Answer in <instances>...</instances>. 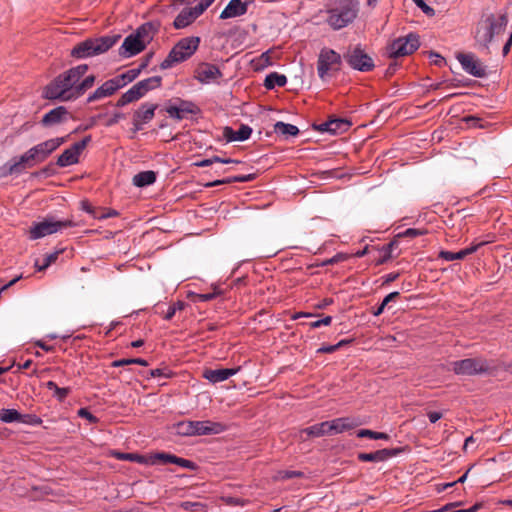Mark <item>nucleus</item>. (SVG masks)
<instances>
[{
  "label": "nucleus",
  "instance_id": "obj_1",
  "mask_svg": "<svg viewBox=\"0 0 512 512\" xmlns=\"http://www.w3.org/2000/svg\"><path fill=\"white\" fill-rule=\"evenodd\" d=\"M68 138L69 136L51 138L31 147L20 157H14L1 166L0 177L21 174L26 169L43 163L55 150L67 142Z\"/></svg>",
  "mask_w": 512,
  "mask_h": 512
},
{
  "label": "nucleus",
  "instance_id": "obj_2",
  "mask_svg": "<svg viewBox=\"0 0 512 512\" xmlns=\"http://www.w3.org/2000/svg\"><path fill=\"white\" fill-rule=\"evenodd\" d=\"M87 70V64H80L59 74L44 88V97L50 100L62 101L77 99V83L81 80Z\"/></svg>",
  "mask_w": 512,
  "mask_h": 512
},
{
  "label": "nucleus",
  "instance_id": "obj_3",
  "mask_svg": "<svg viewBox=\"0 0 512 512\" xmlns=\"http://www.w3.org/2000/svg\"><path fill=\"white\" fill-rule=\"evenodd\" d=\"M358 14L354 0H330L325 10L320 11L325 23L333 30H340L351 24Z\"/></svg>",
  "mask_w": 512,
  "mask_h": 512
},
{
  "label": "nucleus",
  "instance_id": "obj_4",
  "mask_svg": "<svg viewBox=\"0 0 512 512\" xmlns=\"http://www.w3.org/2000/svg\"><path fill=\"white\" fill-rule=\"evenodd\" d=\"M120 38L119 34L88 38L73 47L71 56L76 59H85L103 54L113 47Z\"/></svg>",
  "mask_w": 512,
  "mask_h": 512
},
{
  "label": "nucleus",
  "instance_id": "obj_5",
  "mask_svg": "<svg viewBox=\"0 0 512 512\" xmlns=\"http://www.w3.org/2000/svg\"><path fill=\"white\" fill-rule=\"evenodd\" d=\"M507 24L508 17L506 13L490 14L486 17L484 25L478 27L476 31L475 39L477 43L488 49L493 40L506 30Z\"/></svg>",
  "mask_w": 512,
  "mask_h": 512
},
{
  "label": "nucleus",
  "instance_id": "obj_6",
  "mask_svg": "<svg viewBox=\"0 0 512 512\" xmlns=\"http://www.w3.org/2000/svg\"><path fill=\"white\" fill-rule=\"evenodd\" d=\"M199 37H186L179 40L167 57L161 62L160 68L165 70L189 59L198 49Z\"/></svg>",
  "mask_w": 512,
  "mask_h": 512
},
{
  "label": "nucleus",
  "instance_id": "obj_7",
  "mask_svg": "<svg viewBox=\"0 0 512 512\" xmlns=\"http://www.w3.org/2000/svg\"><path fill=\"white\" fill-rule=\"evenodd\" d=\"M75 226L77 224L72 219L55 220L53 217H47L43 221L33 224L29 231V237L36 240Z\"/></svg>",
  "mask_w": 512,
  "mask_h": 512
},
{
  "label": "nucleus",
  "instance_id": "obj_8",
  "mask_svg": "<svg viewBox=\"0 0 512 512\" xmlns=\"http://www.w3.org/2000/svg\"><path fill=\"white\" fill-rule=\"evenodd\" d=\"M451 370L456 375L474 376L489 373L491 366L488 361L483 358H466L453 361L450 363Z\"/></svg>",
  "mask_w": 512,
  "mask_h": 512
},
{
  "label": "nucleus",
  "instance_id": "obj_9",
  "mask_svg": "<svg viewBox=\"0 0 512 512\" xmlns=\"http://www.w3.org/2000/svg\"><path fill=\"white\" fill-rule=\"evenodd\" d=\"M419 45V36L410 33L405 37L393 40L387 47V53L390 58L396 59L412 54L419 48Z\"/></svg>",
  "mask_w": 512,
  "mask_h": 512
},
{
  "label": "nucleus",
  "instance_id": "obj_10",
  "mask_svg": "<svg viewBox=\"0 0 512 512\" xmlns=\"http://www.w3.org/2000/svg\"><path fill=\"white\" fill-rule=\"evenodd\" d=\"M348 65L361 72L372 71L375 67L373 59L363 50L361 45L349 47L343 55Z\"/></svg>",
  "mask_w": 512,
  "mask_h": 512
},
{
  "label": "nucleus",
  "instance_id": "obj_11",
  "mask_svg": "<svg viewBox=\"0 0 512 512\" xmlns=\"http://www.w3.org/2000/svg\"><path fill=\"white\" fill-rule=\"evenodd\" d=\"M342 57L335 50L330 48H323L318 56L317 61V72L319 77L324 80L328 72L334 68V66H341Z\"/></svg>",
  "mask_w": 512,
  "mask_h": 512
},
{
  "label": "nucleus",
  "instance_id": "obj_12",
  "mask_svg": "<svg viewBox=\"0 0 512 512\" xmlns=\"http://www.w3.org/2000/svg\"><path fill=\"white\" fill-rule=\"evenodd\" d=\"M148 465H156V464H175L182 468L194 471L197 469V464L191 460L178 457L174 454L166 453V452H158L147 457Z\"/></svg>",
  "mask_w": 512,
  "mask_h": 512
},
{
  "label": "nucleus",
  "instance_id": "obj_13",
  "mask_svg": "<svg viewBox=\"0 0 512 512\" xmlns=\"http://www.w3.org/2000/svg\"><path fill=\"white\" fill-rule=\"evenodd\" d=\"M456 58L466 73L477 78L486 76V66L474 54L459 53Z\"/></svg>",
  "mask_w": 512,
  "mask_h": 512
},
{
  "label": "nucleus",
  "instance_id": "obj_14",
  "mask_svg": "<svg viewBox=\"0 0 512 512\" xmlns=\"http://www.w3.org/2000/svg\"><path fill=\"white\" fill-rule=\"evenodd\" d=\"M165 110L171 118L177 121L183 120L188 114L196 115L200 112L195 103L183 99H177L175 103L167 105Z\"/></svg>",
  "mask_w": 512,
  "mask_h": 512
},
{
  "label": "nucleus",
  "instance_id": "obj_15",
  "mask_svg": "<svg viewBox=\"0 0 512 512\" xmlns=\"http://www.w3.org/2000/svg\"><path fill=\"white\" fill-rule=\"evenodd\" d=\"M222 76L220 69L211 63H201L195 70V79L202 84L217 82Z\"/></svg>",
  "mask_w": 512,
  "mask_h": 512
},
{
  "label": "nucleus",
  "instance_id": "obj_16",
  "mask_svg": "<svg viewBox=\"0 0 512 512\" xmlns=\"http://www.w3.org/2000/svg\"><path fill=\"white\" fill-rule=\"evenodd\" d=\"M145 48L144 44L133 32L124 39L118 52L121 57L129 58L139 54Z\"/></svg>",
  "mask_w": 512,
  "mask_h": 512
},
{
  "label": "nucleus",
  "instance_id": "obj_17",
  "mask_svg": "<svg viewBox=\"0 0 512 512\" xmlns=\"http://www.w3.org/2000/svg\"><path fill=\"white\" fill-rule=\"evenodd\" d=\"M401 450L399 448H384L370 453H359L358 459L362 462H384L397 456Z\"/></svg>",
  "mask_w": 512,
  "mask_h": 512
},
{
  "label": "nucleus",
  "instance_id": "obj_18",
  "mask_svg": "<svg viewBox=\"0 0 512 512\" xmlns=\"http://www.w3.org/2000/svg\"><path fill=\"white\" fill-rule=\"evenodd\" d=\"M119 89V84L117 83L115 78H111L105 81L100 87H98L93 93H91L87 98V102L91 103L112 96Z\"/></svg>",
  "mask_w": 512,
  "mask_h": 512
},
{
  "label": "nucleus",
  "instance_id": "obj_19",
  "mask_svg": "<svg viewBox=\"0 0 512 512\" xmlns=\"http://www.w3.org/2000/svg\"><path fill=\"white\" fill-rule=\"evenodd\" d=\"M240 371V367L236 368H221V369H205L203 371V378L209 382L216 384L223 382L230 377L234 376Z\"/></svg>",
  "mask_w": 512,
  "mask_h": 512
},
{
  "label": "nucleus",
  "instance_id": "obj_20",
  "mask_svg": "<svg viewBox=\"0 0 512 512\" xmlns=\"http://www.w3.org/2000/svg\"><path fill=\"white\" fill-rule=\"evenodd\" d=\"M69 118V111L64 106H58L47 112L41 120L44 127H51L67 121Z\"/></svg>",
  "mask_w": 512,
  "mask_h": 512
},
{
  "label": "nucleus",
  "instance_id": "obj_21",
  "mask_svg": "<svg viewBox=\"0 0 512 512\" xmlns=\"http://www.w3.org/2000/svg\"><path fill=\"white\" fill-rule=\"evenodd\" d=\"M193 435H212L219 434L225 430L221 423L205 421H192Z\"/></svg>",
  "mask_w": 512,
  "mask_h": 512
},
{
  "label": "nucleus",
  "instance_id": "obj_22",
  "mask_svg": "<svg viewBox=\"0 0 512 512\" xmlns=\"http://www.w3.org/2000/svg\"><path fill=\"white\" fill-rule=\"evenodd\" d=\"M248 10V3L241 0H230L220 14V19H229L242 16Z\"/></svg>",
  "mask_w": 512,
  "mask_h": 512
},
{
  "label": "nucleus",
  "instance_id": "obj_23",
  "mask_svg": "<svg viewBox=\"0 0 512 512\" xmlns=\"http://www.w3.org/2000/svg\"><path fill=\"white\" fill-rule=\"evenodd\" d=\"M80 154L81 152L79 150H75V146L72 145L59 155L56 164L62 168L77 164L79 162Z\"/></svg>",
  "mask_w": 512,
  "mask_h": 512
},
{
  "label": "nucleus",
  "instance_id": "obj_24",
  "mask_svg": "<svg viewBox=\"0 0 512 512\" xmlns=\"http://www.w3.org/2000/svg\"><path fill=\"white\" fill-rule=\"evenodd\" d=\"M156 32V26L152 22H146L139 26L134 33L146 47L152 41Z\"/></svg>",
  "mask_w": 512,
  "mask_h": 512
},
{
  "label": "nucleus",
  "instance_id": "obj_25",
  "mask_svg": "<svg viewBox=\"0 0 512 512\" xmlns=\"http://www.w3.org/2000/svg\"><path fill=\"white\" fill-rule=\"evenodd\" d=\"M161 83L162 78L160 76H152L137 82L135 86L143 97L147 92L159 88Z\"/></svg>",
  "mask_w": 512,
  "mask_h": 512
},
{
  "label": "nucleus",
  "instance_id": "obj_26",
  "mask_svg": "<svg viewBox=\"0 0 512 512\" xmlns=\"http://www.w3.org/2000/svg\"><path fill=\"white\" fill-rule=\"evenodd\" d=\"M157 107V104L143 103L139 109L135 111L134 116L141 120L142 123H148L154 118Z\"/></svg>",
  "mask_w": 512,
  "mask_h": 512
},
{
  "label": "nucleus",
  "instance_id": "obj_27",
  "mask_svg": "<svg viewBox=\"0 0 512 512\" xmlns=\"http://www.w3.org/2000/svg\"><path fill=\"white\" fill-rule=\"evenodd\" d=\"M155 181L156 173L151 170L139 172L132 179L133 185L140 188L152 185Z\"/></svg>",
  "mask_w": 512,
  "mask_h": 512
},
{
  "label": "nucleus",
  "instance_id": "obj_28",
  "mask_svg": "<svg viewBox=\"0 0 512 512\" xmlns=\"http://www.w3.org/2000/svg\"><path fill=\"white\" fill-rule=\"evenodd\" d=\"M332 424H333L332 428L334 430V434H339L344 431L353 429L354 427L359 425V422H357L353 418L341 417V418L333 419Z\"/></svg>",
  "mask_w": 512,
  "mask_h": 512
},
{
  "label": "nucleus",
  "instance_id": "obj_29",
  "mask_svg": "<svg viewBox=\"0 0 512 512\" xmlns=\"http://www.w3.org/2000/svg\"><path fill=\"white\" fill-rule=\"evenodd\" d=\"M256 178L255 174H248V175H239V176H233V177H227L220 180H215L209 183H206L205 187H215L222 184H231L235 182H250Z\"/></svg>",
  "mask_w": 512,
  "mask_h": 512
},
{
  "label": "nucleus",
  "instance_id": "obj_30",
  "mask_svg": "<svg viewBox=\"0 0 512 512\" xmlns=\"http://www.w3.org/2000/svg\"><path fill=\"white\" fill-rule=\"evenodd\" d=\"M140 98H142L141 94L139 93L136 86L133 85L130 89L121 95V97L116 102V106L124 107L129 103L139 100Z\"/></svg>",
  "mask_w": 512,
  "mask_h": 512
},
{
  "label": "nucleus",
  "instance_id": "obj_31",
  "mask_svg": "<svg viewBox=\"0 0 512 512\" xmlns=\"http://www.w3.org/2000/svg\"><path fill=\"white\" fill-rule=\"evenodd\" d=\"M286 83V76L277 72L268 74L264 80V86L269 90L274 89L275 87H283Z\"/></svg>",
  "mask_w": 512,
  "mask_h": 512
},
{
  "label": "nucleus",
  "instance_id": "obj_32",
  "mask_svg": "<svg viewBox=\"0 0 512 512\" xmlns=\"http://www.w3.org/2000/svg\"><path fill=\"white\" fill-rule=\"evenodd\" d=\"M274 132L278 135L283 136H297L299 134V129L297 126L289 123H284L282 121H278L274 125Z\"/></svg>",
  "mask_w": 512,
  "mask_h": 512
},
{
  "label": "nucleus",
  "instance_id": "obj_33",
  "mask_svg": "<svg viewBox=\"0 0 512 512\" xmlns=\"http://www.w3.org/2000/svg\"><path fill=\"white\" fill-rule=\"evenodd\" d=\"M140 74V69L133 68L127 70L126 72L115 76V80L119 84L120 89L126 86L127 84L133 82Z\"/></svg>",
  "mask_w": 512,
  "mask_h": 512
},
{
  "label": "nucleus",
  "instance_id": "obj_34",
  "mask_svg": "<svg viewBox=\"0 0 512 512\" xmlns=\"http://www.w3.org/2000/svg\"><path fill=\"white\" fill-rule=\"evenodd\" d=\"M46 387L49 390H52L54 392L53 396L59 401L63 402L68 394L70 393V389L67 387L61 388L58 387V385L54 381H48L46 383Z\"/></svg>",
  "mask_w": 512,
  "mask_h": 512
},
{
  "label": "nucleus",
  "instance_id": "obj_35",
  "mask_svg": "<svg viewBox=\"0 0 512 512\" xmlns=\"http://www.w3.org/2000/svg\"><path fill=\"white\" fill-rule=\"evenodd\" d=\"M21 413L16 409H0V421L3 423L19 422Z\"/></svg>",
  "mask_w": 512,
  "mask_h": 512
},
{
  "label": "nucleus",
  "instance_id": "obj_36",
  "mask_svg": "<svg viewBox=\"0 0 512 512\" xmlns=\"http://www.w3.org/2000/svg\"><path fill=\"white\" fill-rule=\"evenodd\" d=\"M174 432L180 436H194L192 421H180L174 425Z\"/></svg>",
  "mask_w": 512,
  "mask_h": 512
},
{
  "label": "nucleus",
  "instance_id": "obj_37",
  "mask_svg": "<svg viewBox=\"0 0 512 512\" xmlns=\"http://www.w3.org/2000/svg\"><path fill=\"white\" fill-rule=\"evenodd\" d=\"M114 456L118 460H127V461L136 462V463H140V464H147V457H145L143 455L136 454V453L116 452V453H114Z\"/></svg>",
  "mask_w": 512,
  "mask_h": 512
},
{
  "label": "nucleus",
  "instance_id": "obj_38",
  "mask_svg": "<svg viewBox=\"0 0 512 512\" xmlns=\"http://www.w3.org/2000/svg\"><path fill=\"white\" fill-rule=\"evenodd\" d=\"M95 76L89 75L85 77L82 81L79 80L77 83L76 96L81 97L88 89H90L95 83Z\"/></svg>",
  "mask_w": 512,
  "mask_h": 512
},
{
  "label": "nucleus",
  "instance_id": "obj_39",
  "mask_svg": "<svg viewBox=\"0 0 512 512\" xmlns=\"http://www.w3.org/2000/svg\"><path fill=\"white\" fill-rule=\"evenodd\" d=\"M357 437L359 438H370V439H375V440H379V439H383V440H388L389 439V435L386 434V433H382V432H376V431H372V430H369V429H361L358 431L357 433Z\"/></svg>",
  "mask_w": 512,
  "mask_h": 512
},
{
  "label": "nucleus",
  "instance_id": "obj_40",
  "mask_svg": "<svg viewBox=\"0 0 512 512\" xmlns=\"http://www.w3.org/2000/svg\"><path fill=\"white\" fill-rule=\"evenodd\" d=\"M330 122H333V126L331 127V133L337 134L346 131L351 123L343 118H335L330 119Z\"/></svg>",
  "mask_w": 512,
  "mask_h": 512
},
{
  "label": "nucleus",
  "instance_id": "obj_41",
  "mask_svg": "<svg viewBox=\"0 0 512 512\" xmlns=\"http://www.w3.org/2000/svg\"><path fill=\"white\" fill-rule=\"evenodd\" d=\"M130 364H137L141 366H147L148 362L142 358H128V359H118L112 362V367H121Z\"/></svg>",
  "mask_w": 512,
  "mask_h": 512
},
{
  "label": "nucleus",
  "instance_id": "obj_42",
  "mask_svg": "<svg viewBox=\"0 0 512 512\" xmlns=\"http://www.w3.org/2000/svg\"><path fill=\"white\" fill-rule=\"evenodd\" d=\"M323 425L321 423H317L315 425H312L310 427H307L303 430H301V436L303 434H306L308 437H320L324 436V430Z\"/></svg>",
  "mask_w": 512,
  "mask_h": 512
},
{
  "label": "nucleus",
  "instance_id": "obj_43",
  "mask_svg": "<svg viewBox=\"0 0 512 512\" xmlns=\"http://www.w3.org/2000/svg\"><path fill=\"white\" fill-rule=\"evenodd\" d=\"M185 305V302L181 300L173 303L172 305L169 306L163 318L167 321H170L177 311L183 310L185 308Z\"/></svg>",
  "mask_w": 512,
  "mask_h": 512
},
{
  "label": "nucleus",
  "instance_id": "obj_44",
  "mask_svg": "<svg viewBox=\"0 0 512 512\" xmlns=\"http://www.w3.org/2000/svg\"><path fill=\"white\" fill-rule=\"evenodd\" d=\"M463 254L464 253L462 252V250H460L458 252L442 250L439 252V258H441L445 261L462 260L465 258Z\"/></svg>",
  "mask_w": 512,
  "mask_h": 512
},
{
  "label": "nucleus",
  "instance_id": "obj_45",
  "mask_svg": "<svg viewBox=\"0 0 512 512\" xmlns=\"http://www.w3.org/2000/svg\"><path fill=\"white\" fill-rule=\"evenodd\" d=\"M20 423L39 426L42 424V419L36 414H21Z\"/></svg>",
  "mask_w": 512,
  "mask_h": 512
},
{
  "label": "nucleus",
  "instance_id": "obj_46",
  "mask_svg": "<svg viewBox=\"0 0 512 512\" xmlns=\"http://www.w3.org/2000/svg\"><path fill=\"white\" fill-rule=\"evenodd\" d=\"M81 208L82 210L90 214L94 219H98V215H101L102 213L101 207H94L88 201H82Z\"/></svg>",
  "mask_w": 512,
  "mask_h": 512
},
{
  "label": "nucleus",
  "instance_id": "obj_47",
  "mask_svg": "<svg viewBox=\"0 0 512 512\" xmlns=\"http://www.w3.org/2000/svg\"><path fill=\"white\" fill-rule=\"evenodd\" d=\"M252 134V128L248 125L242 124L236 131V141H245L249 139Z\"/></svg>",
  "mask_w": 512,
  "mask_h": 512
},
{
  "label": "nucleus",
  "instance_id": "obj_48",
  "mask_svg": "<svg viewBox=\"0 0 512 512\" xmlns=\"http://www.w3.org/2000/svg\"><path fill=\"white\" fill-rule=\"evenodd\" d=\"M302 476H303V472H301V471L283 470V471L278 472L276 479L287 480V479H292V478H299Z\"/></svg>",
  "mask_w": 512,
  "mask_h": 512
},
{
  "label": "nucleus",
  "instance_id": "obj_49",
  "mask_svg": "<svg viewBox=\"0 0 512 512\" xmlns=\"http://www.w3.org/2000/svg\"><path fill=\"white\" fill-rule=\"evenodd\" d=\"M60 253H61V251H55L53 253L48 254L45 257L42 265L38 266V264L36 263L37 269L39 271H42V270L46 269L47 267H49L52 263H54L57 260Z\"/></svg>",
  "mask_w": 512,
  "mask_h": 512
},
{
  "label": "nucleus",
  "instance_id": "obj_50",
  "mask_svg": "<svg viewBox=\"0 0 512 512\" xmlns=\"http://www.w3.org/2000/svg\"><path fill=\"white\" fill-rule=\"evenodd\" d=\"M78 416L86 419L91 424H96L99 419L93 415L87 408H80L77 412Z\"/></svg>",
  "mask_w": 512,
  "mask_h": 512
},
{
  "label": "nucleus",
  "instance_id": "obj_51",
  "mask_svg": "<svg viewBox=\"0 0 512 512\" xmlns=\"http://www.w3.org/2000/svg\"><path fill=\"white\" fill-rule=\"evenodd\" d=\"M220 294H221V291L215 288L214 291L211 293L197 294L195 300L198 302H207V301L214 299L217 295H220Z\"/></svg>",
  "mask_w": 512,
  "mask_h": 512
},
{
  "label": "nucleus",
  "instance_id": "obj_52",
  "mask_svg": "<svg viewBox=\"0 0 512 512\" xmlns=\"http://www.w3.org/2000/svg\"><path fill=\"white\" fill-rule=\"evenodd\" d=\"M425 233H426V230H424V229L408 228L404 232L400 233L399 236L414 238V237L422 236Z\"/></svg>",
  "mask_w": 512,
  "mask_h": 512
},
{
  "label": "nucleus",
  "instance_id": "obj_53",
  "mask_svg": "<svg viewBox=\"0 0 512 512\" xmlns=\"http://www.w3.org/2000/svg\"><path fill=\"white\" fill-rule=\"evenodd\" d=\"M487 242L486 241H481V242H478V243H472L469 247L465 248V249H462V252L464 253V257L470 255V254H473L475 253L476 251H478L479 248H481L482 246L486 245Z\"/></svg>",
  "mask_w": 512,
  "mask_h": 512
},
{
  "label": "nucleus",
  "instance_id": "obj_54",
  "mask_svg": "<svg viewBox=\"0 0 512 512\" xmlns=\"http://www.w3.org/2000/svg\"><path fill=\"white\" fill-rule=\"evenodd\" d=\"M413 2L428 16H433L435 11L432 7L427 5L423 0H413Z\"/></svg>",
  "mask_w": 512,
  "mask_h": 512
},
{
  "label": "nucleus",
  "instance_id": "obj_55",
  "mask_svg": "<svg viewBox=\"0 0 512 512\" xmlns=\"http://www.w3.org/2000/svg\"><path fill=\"white\" fill-rule=\"evenodd\" d=\"M101 211H102V213H101V215H98V220H103V219L119 216V212L115 209L102 208Z\"/></svg>",
  "mask_w": 512,
  "mask_h": 512
},
{
  "label": "nucleus",
  "instance_id": "obj_56",
  "mask_svg": "<svg viewBox=\"0 0 512 512\" xmlns=\"http://www.w3.org/2000/svg\"><path fill=\"white\" fill-rule=\"evenodd\" d=\"M124 118H125V114H124V113H122V112H116V113H114V114H113V116H112V117H110V118L106 121L105 125H106L107 127H111V126H113V125L117 124L120 120H122V119H124Z\"/></svg>",
  "mask_w": 512,
  "mask_h": 512
},
{
  "label": "nucleus",
  "instance_id": "obj_57",
  "mask_svg": "<svg viewBox=\"0 0 512 512\" xmlns=\"http://www.w3.org/2000/svg\"><path fill=\"white\" fill-rule=\"evenodd\" d=\"M332 322V317L331 316H326L322 319H319V320H316L314 322H311L310 323V327L311 328H319L321 326H328L330 325Z\"/></svg>",
  "mask_w": 512,
  "mask_h": 512
},
{
  "label": "nucleus",
  "instance_id": "obj_58",
  "mask_svg": "<svg viewBox=\"0 0 512 512\" xmlns=\"http://www.w3.org/2000/svg\"><path fill=\"white\" fill-rule=\"evenodd\" d=\"M91 135L85 136L81 141L74 143L75 150H79L81 153L87 147V145L91 142Z\"/></svg>",
  "mask_w": 512,
  "mask_h": 512
},
{
  "label": "nucleus",
  "instance_id": "obj_59",
  "mask_svg": "<svg viewBox=\"0 0 512 512\" xmlns=\"http://www.w3.org/2000/svg\"><path fill=\"white\" fill-rule=\"evenodd\" d=\"M150 376L152 378L160 377V378H168L170 373L166 369H152L150 370Z\"/></svg>",
  "mask_w": 512,
  "mask_h": 512
},
{
  "label": "nucleus",
  "instance_id": "obj_60",
  "mask_svg": "<svg viewBox=\"0 0 512 512\" xmlns=\"http://www.w3.org/2000/svg\"><path fill=\"white\" fill-rule=\"evenodd\" d=\"M223 136L228 142L236 141V131L231 127H225L223 130Z\"/></svg>",
  "mask_w": 512,
  "mask_h": 512
},
{
  "label": "nucleus",
  "instance_id": "obj_61",
  "mask_svg": "<svg viewBox=\"0 0 512 512\" xmlns=\"http://www.w3.org/2000/svg\"><path fill=\"white\" fill-rule=\"evenodd\" d=\"M339 349V345H323L317 349L318 354L333 353Z\"/></svg>",
  "mask_w": 512,
  "mask_h": 512
},
{
  "label": "nucleus",
  "instance_id": "obj_62",
  "mask_svg": "<svg viewBox=\"0 0 512 512\" xmlns=\"http://www.w3.org/2000/svg\"><path fill=\"white\" fill-rule=\"evenodd\" d=\"M400 296V293L398 291H394L389 293L385 298L382 300V303L387 306L390 302L396 300Z\"/></svg>",
  "mask_w": 512,
  "mask_h": 512
},
{
  "label": "nucleus",
  "instance_id": "obj_63",
  "mask_svg": "<svg viewBox=\"0 0 512 512\" xmlns=\"http://www.w3.org/2000/svg\"><path fill=\"white\" fill-rule=\"evenodd\" d=\"M333 126V122H330V120L321 123L316 127V129L320 132H330L331 133V127Z\"/></svg>",
  "mask_w": 512,
  "mask_h": 512
},
{
  "label": "nucleus",
  "instance_id": "obj_64",
  "mask_svg": "<svg viewBox=\"0 0 512 512\" xmlns=\"http://www.w3.org/2000/svg\"><path fill=\"white\" fill-rule=\"evenodd\" d=\"M460 503L459 502H454V503H448L446 504L445 506H443L442 508L440 509H436V510H432V511H427V512H448L450 511L452 508L458 506Z\"/></svg>",
  "mask_w": 512,
  "mask_h": 512
}]
</instances>
